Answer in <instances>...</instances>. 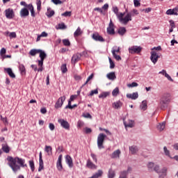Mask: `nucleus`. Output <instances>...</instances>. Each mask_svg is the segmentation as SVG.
<instances>
[{"instance_id":"nucleus-1","label":"nucleus","mask_w":178,"mask_h":178,"mask_svg":"<svg viewBox=\"0 0 178 178\" xmlns=\"http://www.w3.org/2000/svg\"><path fill=\"white\" fill-rule=\"evenodd\" d=\"M7 161H8V166H10L14 173H17L21 168H27V164L24 159L8 156Z\"/></svg>"},{"instance_id":"nucleus-2","label":"nucleus","mask_w":178,"mask_h":178,"mask_svg":"<svg viewBox=\"0 0 178 178\" xmlns=\"http://www.w3.org/2000/svg\"><path fill=\"white\" fill-rule=\"evenodd\" d=\"M171 101L172 99L170 98V95L169 93L164 94L160 99V109H161V111H165V109H168Z\"/></svg>"},{"instance_id":"nucleus-3","label":"nucleus","mask_w":178,"mask_h":178,"mask_svg":"<svg viewBox=\"0 0 178 178\" xmlns=\"http://www.w3.org/2000/svg\"><path fill=\"white\" fill-rule=\"evenodd\" d=\"M125 13H120V15L118 17V19L122 24H127L130 20H131V15L130 13H128L124 18L123 16H124Z\"/></svg>"},{"instance_id":"nucleus-4","label":"nucleus","mask_w":178,"mask_h":178,"mask_svg":"<svg viewBox=\"0 0 178 178\" xmlns=\"http://www.w3.org/2000/svg\"><path fill=\"white\" fill-rule=\"evenodd\" d=\"M105 138H106V135L101 133L97 136V147L99 149H103L105 148L104 146V143L105 142Z\"/></svg>"},{"instance_id":"nucleus-5","label":"nucleus","mask_w":178,"mask_h":178,"mask_svg":"<svg viewBox=\"0 0 178 178\" xmlns=\"http://www.w3.org/2000/svg\"><path fill=\"white\" fill-rule=\"evenodd\" d=\"M20 5L22 6H24V8H27L28 10L31 12V17H35V11L34 10V6H33V4L31 3L27 4L26 1H21Z\"/></svg>"},{"instance_id":"nucleus-6","label":"nucleus","mask_w":178,"mask_h":178,"mask_svg":"<svg viewBox=\"0 0 178 178\" xmlns=\"http://www.w3.org/2000/svg\"><path fill=\"white\" fill-rule=\"evenodd\" d=\"M65 101H66V96L59 97L54 105V108H56V109H59V108H62V106L63 105Z\"/></svg>"},{"instance_id":"nucleus-7","label":"nucleus","mask_w":178,"mask_h":178,"mask_svg":"<svg viewBox=\"0 0 178 178\" xmlns=\"http://www.w3.org/2000/svg\"><path fill=\"white\" fill-rule=\"evenodd\" d=\"M150 54V60L152 62V63H154V65H155L160 58L159 54H158V53H156L155 51H152Z\"/></svg>"},{"instance_id":"nucleus-8","label":"nucleus","mask_w":178,"mask_h":178,"mask_svg":"<svg viewBox=\"0 0 178 178\" xmlns=\"http://www.w3.org/2000/svg\"><path fill=\"white\" fill-rule=\"evenodd\" d=\"M5 16L6 19H13L15 17V11L12 8H8L5 10Z\"/></svg>"},{"instance_id":"nucleus-9","label":"nucleus","mask_w":178,"mask_h":178,"mask_svg":"<svg viewBox=\"0 0 178 178\" xmlns=\"http://www.w3.org/2000/svg\"><path fill=\"white\" fill-rule=\"evenodd\" d=\"M58 122L59 124H60L61 127L65 129V130H69V129H70V124L67 121L63 119H59Z\"/></svg>"},{"instance_id":"nucleus-10","label":"nucleus","mask_w":178,"mask_h":178,"mask_svg":"<svg viewBox=\"0 0 178 178\" xmlns=\"http://www.w3.org/2000/svg\"><path fill=\"white\" fill-rule=\"evenodd\" d=\"M92 38L95 41H99V42H104L105 39L99 35V33H95L92 35Z\"/></svg>"},{"instance_id":"nucleus-11","label":"nucleus","mask_w":178,"mask_h":178,"mask_svg":"<svg viewBox=\"0 0 178 178\" xmlns=\"http://www.w3.org/2000/svg\"><path fill=\"white\" fill-rule=\"evenodd\" d=\"M159 178H165L168 175V168L163 167L161 170H160L158 172Z\"/></svg>"},{"instance_id":"nucleus-12","label":"nucleus","mask_w":178,"mask_h":178,"mask_svg":"<svg viewBox=\"0 0 178 178\" xmlns=\"http://www.w3.org/2000/svg\"><path fill=\"white\" fill-rule=\"evenodd\" d=\"M19 15L21 17H27V16L30 15V13L29 12V8H27V7L22 8L19 12Z\"/></svg>"},{"instance_id":"nucleus-13","label":"nucleus","mask_w":178,"mask_h":178,"mask_svg":"<svg viewBox=\"0 0 178 178\" xmlns=\"http://www.w3.org/2000/svg\"><path fill=\"white\" fill-rule=\"evenodd\" d=\"M44 169V161H42V152L39 153V168L38 172H41Z\"/></svg>"},{"instance_id":"nucleus-14","label":"nucleus","mask_w":178,"mask_h":178,"mask_svg":"<svg viewBox=\"0 0 178 178\" xmlns=\"http://www.w3.org/2000/svg\"><path fill=\"white\" fill-rule=\"evenodd\" d=\"M107 33L111 35H113V34H115V29H113V22H112V19H111L108 27L107 28Z\"/></svg>"},{"instance_id":"nucleus-15","label":"nucleus","mask_w":178,"mask_h":178,"mask_svg":"<svg viewBox=\"0 0 178 178\" xmlns=\"http://www.w3.org/2000/svg\"><path fill=\"white\" fill-rule=\"evenodd\" d=\"M39 56L40 58V60H38L40 65H42V63H44V60L45 59V58H47V54L45 53V51H42V50H40L39 51Z\"/></svg>"},{"instance_id":"nucleus-16","label":"nucleus","mask_w":178,"mask_h":178,"mask_svg":"<svg viewBox=\"0 0 178 178\" xmlns=\"http://www.w3.org/2000/svg\"><path fill=\"white\" fill-rule=\"evenodd\" d=\"M65 162L68 165L69 168H73V159L70 155L65 156Z\"/></svg>"},{"instance_id":"nucleus-17","label":"nucleus","mask_w":178,"mask_h":178,"mask_svg":"<svg viewBox=\"0 0 178 178\" xmlns=\"http://www.w3.org/2000/svg\"><path fill=\"white\" fill-rule=\"evenodd\" d=\"M58 170H62L63 169V166L62 165V154L58 156L57 163H56Z\"/></svg>"},{"instance_id":"nucleus-18","label":"nucleus","mask_w":178,"mask_h":178,"mask_svg":"<svg viewBox=\"0 0 178 178\" xmlns=\"http://www.w3.org/2000/svg\"><path fill=\"white\" fill-rule=\"evenodd\" d=\"M81 58V54L79 53L76 54H74L72 58V63H76V62H79Z\"/></svg>"},{"instance_id":"nucleus-19","label":"nucleus","mask_w":178,"mask_h":178,"mask_svg":"<svg viewBox=\"0 0 178 178\" xmlns=\"http://www.w3.org/2000/svg\"><path fill=\"white\" fill-rule=\"evenodd\" d=\"M120 149H117L113 152V154L111 155V158H112L113 159L120 158Z\"/></svg>"},{"instance_id":"nucleus-20","label":"nucleus","mask_w":178,"mask_h":178,"mask_svg":"<svg viewBox=\"0 0 178 178\" xmlns=\"http://www.w3.org/2000/svg\"><path fill=\"white\" fill-rule=\"evenodd\" d=\"M4 70L8 73L11 79H15L16 77V75L15 73H13V71H12V68H4Z\"/></svg>"},{"instance_id":"nucleus-21","label":"nucleus","mask_w":178,"mask_h":178,"mask_svg":"<svg viewBox=\"0 0 178 178\" xmlns=\"http://www.w3.org/2000/svg\"><path fill=\"white\" fill-rule=\"evenodd\" d=\"M175 10L177 12H175ZM177 10H178V8H175L174 9H168L167 11H166V15H175V16H177L178 13H177Z\"/></svg>"},{"instance_id":"nucleus-22","label":"nucleus","mask_w":178,"mask_h":178,"mask_svg":"<svg viewBox=\"0 0 178 178\" xmlns=\"http://www.w3.org/2000/svg\"><path fill=\"white\" fill-rule=\"evenodd\" d=\"M148 108L147 100H143L140 106V111H147Z\"/></svg>"},{"instance_id":"nucleus-23","label":"nucleus","mask_w":178,"mask_h":178,"mask_svg":"<svg viewBox=\"0 0 178 178\" xmlns=\"http://www.w3.org/2000/svg\"><path fill=\"white\" fill-rule=\"evenodd\" d=\"M4 35H6V37H10V39L12 38H16L17 35H16V32H9V31H6L4 32Z\"/></svg>"},{"instance_id":"nucleus-24","label":"nucleus","mask_w":178,"mask_h":178,"mask_svg":"<svg viewBox=\"0 0 178 178\" xmlns=\"http://www.w3.org/2000/svg\"><path fill=\"white\" fill-rule=\"evenodd\" d=\"M165 126H166V122H165L159 123V124L157 125V129L159 131H163V130L165 129Z\"/></svg>"},{"instance_id":"nucleus-25","label":"nucleus","mask_w":178,"mask_h":178,"mask_svg":"<svg viewBox=\"0 0 178 178\" xmlns=\"http://www.w3.org/2000/svg\"><path fill=\"white\" fill-rule=\"evenodd\" d=\"M44 151L45 152H47L49 156H51V155H52V147L46 145L44 147Z\"/></svg>"},{"instance_id":"nucleus-26","label":"nucleus","mask_w":178,"mask_h":178,"mask_svg":"<svg viewBox=\"0 0 178 178\" xmlns=\"http://www.w3.org/2000/svg\"><path fill=\"white\" fill-rule=\"evenodd\" d=\"M2 149L3 152H6V154H9V151H10V148L6 143L2 144Z\"/></svg>"},{"instance_id":"nucleus-27","label":"nucleus","mask_w":178,"mask_h":178,"mask_svg":"<svg viewBox=\"0 0 178 178\" xmlns=\"http://www.w3.org/2000/svg\"><path fill=\"white\" fill-rule=\"evenodd\" d=\"M87 168L89 169H97V165H95L91 161L88 160L87 164H86Z\"/></svg>"},{"instance_id":"nucleus-28","label":"nucleus","mask_w":178,"mask_h":178,"mask_svg":"<svg viewBox=\"0 0 178 178\" xmlns=\"http://www.w3.org/2000/svg\"><path fill=\"white\" fill-rule=\"evenodd\" d=\"M106 77H107V79H108V80L113 81L116 79V75H115V72H110L106 74Z\"/></svg>"},{"instance_id":"nucleus-29","label":"nucleus","mask_w":178,"mask_h":178,"mask_svg":"<svg viewBox=\"0 0 178 178\" xmlns=\"http://www.w3.org/2000/svg\"><path fill=\"white\" fill-rule=\"evenodd\" d=\"M83 34V31H81V29L80 27H78L76 31L74 33V37L76 38V37H79Z\"/></svg>"},{"instance_id":"nucleus-30","label":"nucleus","mask_w":178,"mask_h":178,"mask_svg":"<svg viewBox=\"0 0 178 178\" xmlns=\"http://www.w3.org/2000/svg\"><path fill=\"white\" fill-rule=\"evenodd\" d=\"M163 152H164L165 156H168L169 158H170V159H172V157L170 156V151L169 149H168V147L166 146L163 147Z\"/></svg>"},{"instance_id":"nucleus-31","label":"nucleus","mask_w":178,"mask_h":178,"mask_svg":"<svg viewBox=\"0 0 178 178\" xmlns=\"http://www.w3.org/2000/svg\"><path fill=\"white\" fill-rule=\"evenodd\" d=\"M40 50L41 49H31L29 51V54H31V56H35V55H37V54H40Z\"/></svg>"},{"instance_id":"nucleus-32","label":"nucleus","mask_w":178,"mask_h":178,"mask_svg":"<svg viewBox=\"0 0 178 178\" xmlns=\"http://www.w3.org/2000/svg\"><path fill=\"white\" fill-rule=\"evenodd\" d=\"M141 51H143L141 46H134V54H140Z\"/></svg>"},{"instance_id":"nucleus-33","label":"nucleus","mask_w":178,"mask_h":178,"mask_svg":"<svg viewBox=\"0 0 178 178\" xmlns=\"http://www.w3.org/2000/svg\"><path fill=\"white\" fill-rule=\"evenodd\" d=\"M122 106V102L120 101H118L117 102H114L113 104V108H115V109H119Z\"/></svg>"},{"instance_id":"nucleus-34","label":"nucleus","mask_w":178,"mask_h":178,"mask_svg":"<svg viewBox=\"0 0 178 178\" xmlns=\"http://www.w3.org/2000/svg\"><path fill=\"white\" fill-rule=\"evenodd\" d=\"M115 171H113V170H112V168H111L108 172V177L113 178V177H115Z\"/></svg>"},{"instance_id":"nucleus-35","label":"nucleus","mask_w":178,"mask_h":178,"mask_svg":"<svg viewBox=\"0 0 178 178\" xmlns=\"http://www.w3.org/2000/svg\"><path fill=\"white\" fill-rule=\"evenodd\" d=\"M55 15V11L51 10L49 8L47 9V12L46 13V15L47 17H52Z\"/></svg>"},{"instance_id":"nucleus-36","label":"nucleus","mask_w":178,"mask_h":178,"mask_svg":"<svg viewBox=\"0 0 178 178\" xmlns=\"http://www.w3.org/2000/svg\"><path fill=\"white\" fill-rule=\"evenodd\" d=\"M113 12L115 13V15H116V16L118 19L119 16H120V14H119V8H118V7H116V6H113Z\"/></svg>"},{"instance_id":"nucleus-37","label":"nucleus","mask_w":178,"mask_h":178,"mask_svg":"<svg viewBox=\"0 0 178 178\" xmlns=\"http://www.w3.org/2000/svg\"><path fill=\"white\" fill-rule=\"evenodd\" d=\"M92 79H94V74H91L87 79L86 81L85 82V84H83L82 86L84 87V86H87V84H88V82L90 80H92Z\"/></svg>"},{"instance_id":"nucleus-38","label":"nucleus","mask_w":178,"mask_h":178,"mask_svg":"<svg viewBox=\"0 0 178 178\" xmlns=\"http://www.w3.org/2000/svg\"><path fill=\"white\" fill-rule=\"evenodd\" d=\"M126 33V28L121 27L118 29V33L120 35H124V34Z\"/></svg>"},{"instance_id":"nucleus-39","label":"nucleus","mask_w":178,"mask_h":178,"mask_svg":"<svg viewBox=\"0 0 178 178\" xmlns=\"http://www.w3.org/2000/svg\"><path fill=\"white\" fill-rule=\"evenodd\" d=\"M19 68L22 74H26V67H24V65L23 64L19 65Z\"/></svg>"},{"instance_id":"nucleus-40","label":"nucleus","mask_w":178,"mask_h":178,"mask_svg":"<svg viewBox=\"0 0 178 178\" xmlns=\"http://www.w3.org/2000/svg\"><path fill=\"white\" fill-rule=\"evenodd\" d=\"M155 163H152V162H149L147 164V168L148 169H149V170H154V168H155Z\"/></svg>"},{"instance_id":"nucleus-41","label":"nucleus","mask_w":178,"mask_h":178,"mask_svg":"<svg viewBox=\"0 0 178 178\" xmlns=\"http://www.w3.org/2000/svg\"><path fill=\"white\" fill-rule=\"evenodd\" d=\"M61 16H64L65 17H70V16H72V11H66L64 13H62Z\"/></svg>"},{"instance_id":"nucleus-42","label":"nucleus","mask_w":178,"mask_h":178,"mask_svg":"<svg viewBox=\"0 0 178 178\" xmlns=\"http://www.w3.org/2000/svg\"><path fill=\"white\" fill-rule=\"evenodd\" d=\"M29 166H30L32 172H34L35 167L34 166V161L33 160L29 161Z\"/></svg>"},{"instance_id":"nucleus-43","label":"nucleus","mask_w":178,"mask_h":178,"mask_svg":"<svg viewBox=\"0 0 178 178\" xmlns=\"http://www.w3.org/2000/svg\"><path fill=\"white\" fill-rule=\"evenodd\" d=\"M63 44L65 47H70V41H69V39L63 40Z\"/></svg>"},{"instance_id":"nucleus-44","label":"nucleus","mask_w":178,"mask_h":178,"mask_svg":"<svg viewBox=\"0 0 178 178\" xmlns=\"http://www.w3.org/2000/svg\"><path fill=\"white\" fill-rule=\"evenodd\" d=\"M58 27L57 29H58L59 30H65L67 29L66 25H65V23H61V24H58Z\"/></svg>"},{"instance_id":"nucleus-45","label":"nucleus","mask_w":178,"mask_h":178,"mask_svg":"<svg viewBox=\"0 0 178 178\" xmlns=\"http://www.w3.org/2000/svg\"><path fill=\"white\" fill-rule=\"evenodd\" d=\"M113 56H114L115 59L116 60H122V57L120 56H118V54H115V51H111Z\"/></svg>"},{"instance_id":"nucleus-46","label":"nucleus","mask_w":178,"mask_h":178,"mask_svg":"<svg viewBox=\"0 0 178 178\" xmlns=\"http://www.w3.org/2000/svg\"><path fill=\"white\" fill-rule=\"evenodd\" d=\"M109 95V92H104L99 95V98H106Z\"/></svg>"},{"instance_id":"nucleus-47","label":"nucleus","mask_w":178,"mask_h":178,"mask_svg":"<svg viewBox=\"0 0 178 178\" xmlns=\"http://www.w3.org/2000/svg\"><path fill=\"white\" fill-rule=\"evenodd\" d=\"M37 10L38 12L41 10V0H36Z\"/></svg>"},{"instance_id":"nucleus-48","label":"nucleus","mask_w":178,"mask_h":178,"mask_svg":"<svg viewBox=\"0 0 178 178\" xmlns=\"http://www.w3.org/2000/svg\"><path fill=\"white\" fill-rule=\"evenodd\" d=\"M118 94H119V88H115L113 92H112V95L113 97H116L118 95Z\"/></svg>"},{"instance_id":"nucleus-49","label":"nucleus","mask_w":178,"mask_h":178,"mask_svg":"<svg viewBox=\"0 0 178 178\" xmlns=\"http://www.w3.org/2000/svg\"><path fill=\"white\" fill-rule=\"evenodd\" d=\"M61 71L62 73H66V72H67V67H66V64H63L61 65Z\"/></svg>"},{"instance_id":"nucleus-50","label":"nucleus","mask_w":178,"mask_h":178,"mask_svg":"<svg viewBox=\"0 0 178 178\" xmlns=\"http://www.w3.org/2000/svg\"><path fill=\"white\" fill-rule=\"evenodd\" d=\"M38 66L39 68H38V72H42L44 70V63H42V64H40V62H38Z\"/></svg>"},{"instance_id":"nucleus-51","label":"nucleus","mask_w":178,"mask_h":178,"mask_svg":"<svg viewBox=\"0 0 178 178\" xmlns=\"http://www.w3.org/2000/svg\"><path fill=\"white\" fill-rule=\"evenodd\" d=\"M134 122L131 121V122L127 124L126 122L124 121V124L125 127H133Z\"/></svg>"},{"instance_id":"nucleus-52","label":"nucleus","mask_w":178,"mask_h":178,"mask_svg":"<svg viewBox=\"0 0 178 178\" xmlns=\"http://www.w3.org/2000/svg\"><path fill=\"white\" fill-rule=\"evenodd\" d=\"M127 176V171H123V172H121L119 178H126Z\"/></svg>"},{"instance_id":"nucleus-53","label":"nucleus","mask_w":178,"mask_h":178,"mask_svg":"<svg viewBox=\"0 0 178 178\" xmlns=\"http://www.w3.org/2000/svg\"><path fill=\"white\" fill-rule=\"evenodd\" d=\"M108 60L110 63V69H113L115 67V63H113L111 58H108Z\"/></svg>"},{"instance_id":"nucleus-54","label":"nucleus","mask_w":178,"mask_h":178,"mask_svg":"<svg viewBox=\"0 0 178 178\" xmlns=\"http://www.w3.org/2000/svg\"><path fill=\"white\" fill-rule=\"evenodd\" d=\"M51 2L54 3V5H62L63 2L60 0H51Z\"/></svg>"},{"instance_id":"nucleus-55","label":"nucleus","mask_w":178,"mask_h":178,"mask_svg":"<svg viewBox=\"0 0 178 178\" xmlns=\"http://www.w3.org/2000/svg\"><path fill=\"white\" fill-rule=\"evenodd\" d=\"M94 94H95V95L98 94V89L91 90L90 93L89 94V96L92 97V95H94Z\"/></svg>"},{"instance_id":"nucleus-56","label":"nucleus","mask_w":178,"mask_h":178,"mask_svg":"<svg viewBox=\"0 0 178 178\" xmlns=\"http://www.w3.org/2000/svg\"><path fill=\"white\" fill-rule=\"evenodd\" d=\"M153 170H154V172H156V173H159V171L161 170H159V165L155 164V165H154V167L153 168Z\"/></svg>"},{"instance_id":"nucleus-57","label":"nucleus","mask_w":178,"mask_h":178,"mask_svg":"<svg viewBox=\"0 0 178 178\" xmlns=\"http://www.w3.org/2000/svg\"><path fill=\"white\" fill-rule=\"evenodd\" d=\"M141 3H140V1L138 0H134V6L135 8H138V6H140Z\"/></svg>"},{"instance_id":"nucleus-58","label":"nucleus","mask_w":178,"mask_h":178,"mask_svg":"<svg viewBox=\"0 0 178 178\" xmlns=\"http://www.w3.org/2000/svg\"><path fill=\"white\" fill-rule=\"evenodd\" d=\"M6 54V48H2L0 51V55L1 56H3Z\"/></svg>"},{"instance_id":"nucleus-59","label":"nucleus","mask_w":178,"mask_h":178,"mask_svg":"<svg viewBox=\"0 0 178 178\" xmlns=\"http://www.w3.org/2000/svg\"><path fill=\"white\" fill-rule=\"evenodd\" d=\"M49 129L51 131H54L55 130V125L53 123H49Z\"/></svg>"},{"instance_id":"nucleus-60","label":"nucleus","mask_w":178,"mask_h":178,"mask_svg":"<svg viewBox=\"0 0 178 178\" xmlns=\"http://www.w3.org/2000/svg\"><path fill=\"white\" fill-rule=\"evenodd\" d=\"M83 117L86 118V119H92V116L90 115V113H87L86 114H83Z\"/></svg>"},{"instance_id":"nucleus-61","label":"nucleus","mask_w":178,"mask_h":178,"mask_svg":"<svg viewBox=\"0 0 178 178\" xmlns=\"http://www.w3.org/2000/svg\"><path fill=\"white\" fill-rule=\"evenodd\" d=\"M72 101L69 99L68 104L65 106V109H72Z\"/></svg>"},{"instance_id":"nucleus-62","label":"nucleus","mask_w":178,"mask_h":178,"mask_svg":"<svg viewBox=\"0 0 178 178\" xmlns=\"http://www.w3.org/2000/svg\"><path fill=\"white\" fill-rule=\"evenodd\" d=\"M127 97H128L129 99H134V93L127 94Z\"/></svg>"},{"instance_id":"nucleus-63","label":"nucleus","mask_w":178,"mask_h":178,"mask_svg":"<svg viewBox=\"0 0 178 178\" xmlns=\"http://www.w3.org/2000/svg\"><path fill=\"white\" fill-rule=\"evenodd\" d=\"M76 98H77V95H72L70 96V101L73 102Z\"/></svg>"},{"instance_id":"nucleus-64","label":"nucleus","mask_w":178,"mask_h":178,"mask_svg":"<svg viewBox=\"0 0 178 178\" xmlns=\"http://www.w3.org/2000/svg\"><path fill=\"white\" fill-rule=\"evenodd\" d=\"M1 120H2V122L5 124H8V120L6 118H3L2 116H1Z\"/></svg>"}]
</instances>
